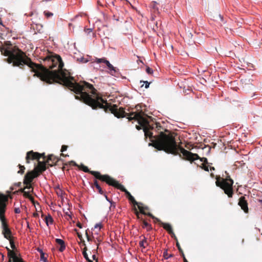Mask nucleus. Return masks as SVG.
Returning a JSON list of instances; mask_svg holds the SVG:
<instances>
[{
	"label": "nucleus",
	"instance_id": "obj_58",
	"mask_svg": "<svg viewBox=\"0 0 262 262\" xmlns=\"http://www.w3.org/2000/svg\"><path fill=\"white\" fill-rule=\"evenodd\" d=\"M86 250H87V248L86 247H85L83 249V251H85V252H86Z\"/></svg>",
	"mask_w": 262,
	"mask_h": 262
},
{
	"label": "nucleus",
	"instance_id": "obj_14",
	"mask_svg": "<svg viewBox=\"0 0 262 262\" xmlns=\"http://www.w3.org/2000/svg\"><path fill=\"white\" fill-rule=\"evenodd\" d=\"M238 204L245 213L248 212V203L245 196H242L239 199Z\"/></svg>",
	"mask_w": 262,
	"mask_h": 262
},
{
	"label": "nucleus",
	"instance_id": "obj_57",
	"mask_svg": "<svg viewBox=\"0 0 262 262\" xmlns=\"http://www.w3.org/2000/svg\"><path fill=\"white\" fill-rule=\"evenodd\" d=\"M183 261L184 262H188L185 257H184Z\"/></svg>",
	"mask_w": 262,
	"mask_h": 262
},
{
	"label": "nucleus",
	"instance_id": "obj_7",
	"mask_svg": "<svg viewBox=\"0 0 262 262\" xmlns=\"http://www.w3.org/2000/svg\"><path fill=\"white\" fill-rule=\"evenodd\" d=\"M80 168L85 172L91 173L92 175L94 176L96 179L102 182H105L106 184L111 177L108 174H101L99 171L90 170L87 166L84 165H81Z\"/></svg>",
	"mask_w": 262,
	"mask_h": 262
},
{
	"label": "nucleus",
	"instance_id": "obj_13",
	"mask_svg": "<svg viewBox=\"0 0 262 262\" xmlns=\"http://www.w3.org/2000/svg\"><path fill=\"white\" fill-rule=\"evenodd\" d=\"M47 165H48V164L46 161H39L38 160V165L36 167H35L34 170L37 172H38L39 175L47 169Z\"/></svg>",
	"mask_w": 262,
	"mask_h": 262
},
{
	"label": "nucleus",
	"instance_id": "obj_35",
	"mask_svg": "<svg viewBox=\"0 0 262 262\" xmlns=\"http://www.w3.org/2000/svg\"><path fill=\"white\" fill-rule=\"evenodd\" d=\"M23 195L25 198H28V199L31 196L29 192H27V191L24 192V193H23Z\"/></svg>",
	"mask_w": 262,
	"mask_h": 262
},
{
	"label": "nucleus",
	"instance_id": "obj_20",
	"mask_svg": "<svg viewBox=\"0 0 262 262\" xmlns=\"http://www.w3.org/2000/svg\"><path fill=\"white\" fill-rule=\"evenodd\" d=\"M139 245L141 247H142L143 248H145L146 246L148 245L147 238L145 236H143V238L142 239V241H141L139 242Z\"/></svg>",
	"mask_w": 262,
	"mask_h": 262
},
{
	"label": "nucleus",
	"instance_id": "obj_53",
	"mask_svg": "<svg viewBox=\"0 0 262 262\" xmlns=\"http://www.w3.org/2000/svg\"><path fill=\"white\" fill-rule=\"evenodd\" d=\"M15 185H16L18 187H19L21 185V183L20 182H18V183L15 184Z\"/></svg>",
	"mask_w": 262,
	"mask_h": 262
},
{
	"label": "nucleus",
	"instance_id": "obj_23",
	"mask_svg": "<svg viewBox=\"0 0 262 262\" xmlns=\"http://www.w3.org/2000/svg\"><path fill=\"white\" fill-rule=\"evenodd\" d=\"M32 27L34 29H36L39 32H40L42 30L43 26L41 24H34L32 25Z\"/></svg>",
	"mask_w": 262,
	"mask_h": 262
},
{
	"label": "nucleus",
	"instance_id": "obj_6",
	"mask_svg": "<svg viewBox=\"0 0 262 262\" xmlns=\"http://www.w3.org/2000/svg\"><path fill=\"white\" fill-rule=\"evenodd\" d=\"M107 184H108L110 186H113L120 190L121 191L125 192L127 199L133 204L134 206H138V208L139 206H142L141 205H143L142 203L137 202L135 200V198L131 195L130 192L125 189L124 186L120 184L117 181L115 180L112 177L110 178V179L108 180V182L107 183Z\"/></svg>",
	"mask_w": 262,
	"mask_h": 262
},
{
	"label": "nucleus",
	"instance_id": "obj_2",
	"mask_svg": "<svg viewBox=\"0 0 262 262\" xmlns=\"http://www.w3.org/2000/svg\"><path fill=\"white\" fill-rule=\"evenodd\" d=\"M144 136L145 138H149L151 143L149 146H152L159 150H163L167 154L173 155H179L181 157L182 154L188 159H192L193 155L192 152L185 149L180 145L177 144L174 137L167 129H164L160 123H156L149 127H144Z\"/></svg>",
	"mask_w": 262,
	"mask_h": 262
},
{
	"label": "nucleus",
	"instance_id": "obj_39",
	"mask_svg": "<svg viewBox=\"0 0 262 262\" xmlns=\"http://www.w3.org/2000/svg\"><path fill=\"white\" fill-rule=\"evenodd\" d=\"M14 212L15 213H19L20 212V210L19 208H15L14 209Z\"/></svg>",
	"mask_w": 262,
	"mask_h": 262
},
{
	"label": "nucleus",
	"instance_id": "obj_43",
	"mask_svg": "<svg viewBox=\"0 0 262 262\" xmlns=\"http://www.w3.org/2000/svg\"><path fill=\"white\" fill-rule=\"evenodd\" d=\"M32 188L31 184L26 185V186L25 187V189H30Z\"/></svg>",
	"mask_w": 262,
	"mask_h": 262
},
{
	"label": "nucleus",
	"instance_id": "obj_41",
	"mask_svg": "<svg viewBox=\"0 0 262 262\" xmlns=\"http://www.w3.org/2000/svg\"><path fill=\"white\" fill-rule=\"evenodd\" d=\"M105 197L106 200L111 203V205H112L113 204H114V203L113 201H110V199L107 198V196L106 195H105Z\"/></svg>",
	"mask_w": 262,
	"mask_h": 262
},
{
	"label": "nucleus",
	"instance_id": "obj_18",
	"mask_svg": "<svg viewBox=\"0 0 262 262\" xmlns=\"http://www.w3.org/2000/svg\"><path fill=\"white\" fill-rule=\"evenodd\" d=\"M106 64L110 71V73L112 75H115L116 73L117 72V69H116V68L114 67L108 61H106Z\"/></svg>",
	"mask_w": 262,
	"mask_h": 262
},
{
	"label": "nucleus",
	"instance_id": "obj_3",
	"mask_svg": "<svg viewBox=\"0 0 262 262\" xmlns=\"http://www.w3.org/2000/svg\"><path fill=\"white\" fill-rule=\"evenodd\" d=\"M95 98L94 101L91 102L90 105L93 109L102 108L105 113H111L117 118L126 117L129 121H137L140 125H136V128L138 130H140L142 127H149V124L148 120L144 117V113L142 111L139 112H132L129 113H126L123 107L118 108L116 104L113 105L107 102L106 100H104L99 94L95 95Z\"/></svg>",
	"mask_w": 262,
	"mask_h": 262
},
{
	"label": "nucleus",
	"instance_id": "obj_25",
	"mask_svg": "<svg viewBox=\"0 0 262 262\" xmlns=\"http://www.w3.org/2000/svg\"><path fill=\"white\" fill-rule=\"evenodd\" d=\"M18 166L19 168V170L17 171V173L21 174H23L26 169L25 167L24 166L21 165L20 164H19Z\"/></svg>",
	"mask_w": 262,
	"mask_h": 262
},
{
	"label": "nucleus",
	"instance_id": "obj_42",
	"mask_svg": "<svg viewBox=\"0 0 262 262\" xmlns=\"http://www.w3.org/2000/svg\"><path fill=\"white\" fill-rule=\"evenodd\" d=\"M169 234H170L171 236L174 238L175 237H176L175 234L174 233L173 231H172V232H170V233H169Z\"/></svg>",
	"mask_w": 262,
	"mask_h": 262
},
{
	"label": "nucleus",
	"instance_id": "obj_63",
	"mask_svg": "<svg viewBox=\"0 0 262 262\" xmlns=\"http://www.w3.org/2000/svg\"><path fill=\"white\" fill-rule=\"evenodd\" d=\"M174 239V240L176 241V243L177 242V241H178V238H177V236H176V237H175Z\"/></svg>",
	"mask_w": 262,
	"mask_h": 262
},
{
	"label": "nucleus",
	"instance_id": "obj_64",
	"mask_svg": "<svg viewBox=\"0 0 262 262\" xmlns=\"http://www.w3.org/2000/svg\"><path fill=\"white\" fill-rule=\"evenodd\" d=\"M211 176L212 177H214L213 174V173H211Z\"/></svg>",
	"mask_w": 262,
	"mask_h": 262
},
{
	"label": "nucleus",
	"instance_id": "obj_12",
	"mask_svg": "<svg viewBox=\"0 0 262 262\" xmlns=\"http://www.w3.org/2000/svg\"><path fill=\"white\" fill-rule=\"evenodd\" d=\"M139 209L140 210V212L143 214L148 215L150 216L152 219L154 220L155 222H158L161 225V222H162L159 219L157 218L155 216H154L151 213L148 212L146 213L145 211L149 209L148 207L147 206L143 207L139 206Z\"/></svg>",
	"mask_w": 262,
	"mask_h": 262
},
{
	"label": "nucleus",
	"instance_id": "obj_21",
	"mask_svg": "<svg viewBox=\"0 0 262 262\" xmlns=\"http://www.w3.org/2000/svg\"><path fill=\"white\" fill-rule=\"evenodd\" d=\"M143 228H146L147 231H150L152 229L151 225L149 224L146 221L142 220Z\"/></svg>",
	"mask_w": 262,
	"mask_h": 262
},
{
	"label": "nucleus",
	"instance_id": "obj_48",
	"mask_svg": "<svg viewBox=\"0 0 262 262\" xmlns=\"http://www.w3.org/2000/svg\"><path fill=\"white\" fill-rule=\"evenodd\" d=\"M40 155H41V158L42 157L44 160L46 158V157L44 153L40 154Z\"/></svg>",
	"mask_w": 262,
	"mask_h": 262
},
{
	"label": "nucleus",
	"instance_id": "obj_49",
	"mask_svg": "<svg viewBox=\"0 0 262 262\" xmlns=\"http://www.w3.org/2000/svg\"><path fill=\"white\" fill-rule=\"evenodd\" d=\"M86 235L88 241H89L90 240V236L88 235V232L86 231Z\"/></svg>",
	"mask_w": 262,
	"mask_h": 262
},
{
	"label": "nucleus",
	"instance_id": "obj_17",
	"mask_svg": "<svg viewBox=\"0 0 262 262\" xmlns=\"http://www.w3.org/2000/svg\"><path fill=\"white\" fill-rule=\"evenodd\" d=\"M55 241L57 244L60 246L59 250L60 252H62L63 250H64V249H66L64 242L62 239L59 238H56L55 239Z\"/></svg>",
	"mask_w": 262,
	"mask_h": 262
},
{
	"label": "nucleus",
	"instance_id": "obj_55",
	"mask_svg": "<svg viewBox=\"0 0 262 262\" xmlns=\"http://www.w3.org/2000/svg\"><path fill=\"white\" fill-rule=\"evenodd\" d=\"M25 188L24 189H20L19 191L24 193V192H25Z\"/></svg>",
	"mask_w": 262,
	"mask_h": 262
},
{
	"label": "nucleus",
	"instance_id": "obj_37",
	"mask_svg": "<svg viewBox=\"0 0 262 262\" xmlns=\"http://www.w3.org/2000/svg\"><path fill=\"white\" fill-rule=\"evenodd\" d=\"M134 210L135 211V214H136L137 217H138V219H140L139 212L137 211V209L136 207H135Z\"/></svg>",
	"mask_w": 262,
	"mask_h": 262
},
{
	"label": "nucleus",
	"instance_id": "obj_45",
	"mask_svg": "<svg viewBox=\"0 0 262 262\" xmlns=\"http://www.w3.org/2000/svg\"><path fill=\"white\" fill-rule=\"evenodd\" d=\"M77 226L78 227L80 228H82V224L80 223H79V222H78L77 224Z\"/></svg>",
	"mask_w": 262,
	"mask_h": 262
},
{
	"label": "nucleus",
	"instance_id": "obj_22",
	"mask_svg": "<svg viewBox=\"0 0 262 262\" xmlns=\"http://www.w3.org/2000/svg\"><path fill=\"white\" fill-rule=\"evenodd\" d=\"M45 222L46 224L48 226L49 223L51 224H53V219L50 214H48V215L45 217Z\"/></svg>",
	"mask_w": 262,
	"mask_h": 262
},
{
	"label": "nucleus",
	"instance_id": "obj_9",
	"mask_svg": "<svg viewBox=\"0 0 262 262\" xmlns=\"http://www.w3.org/2000/svg\"><path fill=\"white\" fill-rule=\"evenodd\" d=\"M39 173L37 172L34 170L28 171L25 176L24 179V183L25 185L31 184L33 180L37 177H38Z\"/></svg>",
	"mask_w": 262,
	"mask_h": 262
},
{
	"label": "nucleus",
	"instance_id": "obj_8",
	"mask_svg": "<svg viewBox=\"0 0 262 262\" xmlns=\"http://www.w3.org/2000/svg\"><path fill=\"white\" fill-rule=\"evenodd\" d=\"M193 155H196L198 157V158H196V156H192V159H188L186 157V156H184L183 155V154H182L181 156L182 157H182V156L184 157V159L187 160H188V161H190L191 162L194 161L195 160H197V159H200V160L203 162L201 164V166H200L201 168L203 169H204V170L205 171H209V164L210 163H209L208 162V160H207V159L206 158H200V157L198 156V154H193L192 153Z\"/></svg>",
	"mask_w": 262,
	"mask_h": 262
},
{
	"label": "nucleus",
	"instance_id": "obj_19",
	"mask_svg": "<svg viewBox=\"0 0 262 262\" xmlns=\"http://www.w3.org/2000/svg\"><path fill=\"white\" fill-rule=\"evenodd\" d=\"M161 225L163 227V228L166 230L168 233L172 232V228L170 224L169 223H164L163 222H161Z\"/></svg>",
	"mask_w": 262,
	"mask_h": 262
},
{
	"label": "nucleus",
	"instance_id": "obj_32",
	"mask_svg": "<svg viewBox=\"0 0 262 262\" xmlns=\"http://www.w3.org/2000/svg\"><path fill=\"white\" fill-rule=\"evenodd\" d=\"M8 240L9 241L11 248L13 249H14L15 248V246L14 244V242L13 240L12 239V237Z\"/></svg>",
	"mask_w": 262,
	"mask_h": 262
},
{
	"label": "nucleus",
	"instance_id": "obj_54",
	"mask_svg": "<svg viewBox=\"0 0 262 262\" xmlns=\"http://www.w3.org/2000/svg\"><path fill=\"white\" fill-rule=\"evenodd\" d=\"M178 250L181 253H182V252H183V251L181 248H179Z\"/></svg>",
	"mask_w": 262,
	"mask_h": 262
},
{
	"label": "nucleus",
	"instance_id": "obj_56",
	"mask_svg": "<svg viewBox=\"0 0 262 262\" xmlns=\"http://www.w3.org/2000/svg\"><path fill=\"white\" fill-rule=\"evenodd\" d=\"M60 156H63V157L68 156V155H64V154H63V153H61V154H60Z\"/></svg>",
	"mask_w": 262,
	"mask_h": 262
},
{
	"label": "nucleus",
	"instance_id": "obj_1",
	"mask_svg": "<svg viewBox=\"0 0 262 262\" xmlns=\"http://www.w3.org/2000/svg\"><path fill=\"white\" fill-rule=\"evenodd\" d=\"M2 54L8 56L6 61L9 63H12L14 67H18L23 69L24 65L28 66L31 71L34 72V76L38 77L41 81L48 84L56 82L67 87L76 95L75 99L79 100L89 106L94 101L95 95H98L97 90L89 83L81 81L77 82L70 73L62 68L64 63L61 57L58 55L47 56L45 60L51 63L49 66L51 69L57 67V70L50 71L47 68L40 64L33 62L27 57L24 52L15 46H13L10 41H6L1 48Z\"/></svg>",
	"mask_w": 262,
	"mask_h": 262
},
{
	"label": "nucleus",
	"instance_id": "obj_4",
	"mask_svg": "<svg viewBox=\"0 0 262 262\" xmlns=\"http://www.w3.org/2000/svg\"><path fill=\"white\" fill-rule=\"evenodd\" d=\"M12 198L9 194L5 195L0 192V220L2 224V234L7 239L12 238V232L5 217V213L9 198Z\"/></svg>",
	"mask_w": 262,
	"mask_h": 262
},
{
	"label": "nucleus",
	"instance_id": "obj_62",
	"mask_svg": "<svg viewBox=\"0 0 262 262\" xmlns=\"http://www.w3.org/2000/svg\"><path fill=\"white\" fill-rule=\"evenodd\" d=\"M10 189L11 191L13 190H14V188H13V187H11L10 188Z\"/></svg>",
	"mask_w": 262,
	"mask_h": 262
},
{
	"label": "nucleus",
	"instance_id": "obj_11",
	"mask_svg": "<svg viewBox=\"0 0 262 262\" xmlns=\"http://www.w3.org/2000/svg\"><path fill=\"white\" fill-rule=\"evenodd\" d=\"M40 158V154L31 150L27 153L26 157V163H29L30 162V160H37L38 161Z\"/></svg>",
	"mask_w": 262,
	"mask_h": 262
},
{
	"label": "nucleus",
	"instance_id": "obj_59",
	"mask_svg": "<svg viewBox=\"0 0 262 262\" xmlns=\"http://www.w3.org/2000/svg\"><path fill=\"white\" fill-rule=\"evenodd\" d=\"M181 254L182 256L183 257V258L184 259V257H185V255L184 254V252H182V253H181Z\"/></svg>",
	"mask_w": 262,
	"mask_h": 262
},
{
	"label": "nucleus",
	"instance_id": "obj_40",
	"mask_svg": "<svg viewBox=\"0 0 262 262\" xmlns=\"http://www.w3.org/2000/svg\"><path fill=\"white\" fill-rule=\"evenodd\" d=\"M28 199L31 201V202L33 204H35V201H34V198L31 195Z\"/></svg>",
	"mask_w": 262,
	"mask_h": 262
},
{
	"label": "nucleus",
	"instance_id": "obj_26",
	"mask_svg": "<svg viewBox=\"0 0 262 262\" xmlns=\"http://www.w3.org/2000/svg\"><path fill=\"white\" fill-rule=\"evenodd\" d=\"M43 14L47 18H49L53 16V13L48 11H45Z\"/></svg>",
	"mask_w": 262,
	"mask_h": 262
},
{
	"label": "nucleus",
	"instance_id": "obj_61",
	"mask_svg": "<svg viewBox=\"0 0 262 262\" xmlns=\"http://www.w3.org/2000/svg\"><path fill=\"white\" fill-rule=\"evenodd\" d=\"M70 163H73V164H74V165H76V163H75V162H74L73 161H71V162H70Z\"/></svg>",
	"mask_w": 262,
	"mask_h": 262
},
{
	"label": "nucleus",
	"instance_id": "obj_29",
	"mask_svg": "<svg viewBox=\"0 0 262 262\" xmlns=\"http://www.w3.org/2000/svg\"><path fill=\"white\" fill-rule=\"evenodd\" d=\"M82 254L84 256V257L85 258V259L88 261V262H93L92 260H91L89 257H88V254L86 253V252H85V251H83L82 252Z\"/></svg>",
	"mask_w": 262,
	"mask_h": 262
},
{
	"label": "nucleus",
	"instance_id": "obj_51",
	"mask_svg": "<svg viewBox=\"0 0 262 262\" xmlns=\"http://www.w3.org/2000/svg\"><path fill=\"white\" fill-rule=\"evenodd\" d=\"M92 258H93V259L94 260H96L97 261V259L96 258V255H93L92 256Z\"/></svg>",
	"mask_w": 262,
	"mask_h": 262
},
{
	"label": "nucleus",
	"instance_id": "obj_5",
	"mask_svg": "<svg viewBox=\"0 0 262 262\" xmlns=\"http://www.w3.org/2000/svg\"><path fill=\"white\" fill-rule=\"evenodd\" d=\"M216 185L224 190L225 193L228 197L232 198L233 194V181L230 178V176H227L226 178L216 176Z\"/></svg>",
	"mask_w": 262,
	"mask_h": 262
},
{
	"label": "nucleus",
	"instance_id": "obj_10",
	"mask_svg": "<svg viewBox=\"0 0 262 262\" xmlns=\"http://www.w3.org/2000/svg\"><path fill=\"white\" fill-rule=\"evenodd\" d=\"M8 256L9 257L8 262H25L23 258L18 256L13 251L7 248Z\"/></svg>",
	"mask_w": 262,
	"mask_h": 262
},
{
	"label": "nucleus",
	"instance_id": "obj_16",
	"mask_svg": "<svg viewBox=\"0 0 262 262\" xmlns=\"http://www.w3.org/2000/svg\"><path fill=\"white\" fill-rule=\"evenodd\" d=\"M92 187L94 188V187H95L96 189H97L98 192L101 194H104V192L103 190L102 189L100 185L99 184L98 181L96 179L94 180V183L92 185Z\"/></svg>",
	"mask_w": 262,
	"mask_h": 262
},
{
	"label": "nucleus",
	"instance_id": "obj_52",
	"mask_svg": "<svg viewBox=\"0 0 262 262\" xmlns=\"http://www.w3.org/2000/svg\"><path fill=\"white\" fill-rule=\"evenodd\" d=\"M209 167L210 168V170H215L214 167H211L210 165H209Z\"/></svg>",
	"mask_w": 262,
	"mask_h": 262
},
{
	"label": "nucleus",
	"instance_id": "obj_36",
	"mask_svg": "<svg viewBox=\"0 0 262 262\" xmlns=\"http://www.w3.org/2000/svg\"><path fill=\"white\" fill-rule=\"evenodd\" d=\"M68 148V146L63 145L61 147V151L62 152L66 151Z\"/></svg>",
	"mask_w": 262,
	"mask_h": 262
},
{
	"label": "nucleus",
	"instance_id": "obj_24",
	"mask_svg": "<svg viewBox=\"0 0 262 262\" xmlns=\"http://www.w3.org/2000/svg\"><path fill=\"white\" fill-rule=\"evenodd\" d=\"M38 251L40 253V260L42 262H44V261H47V258L45 257V254L42 251V250L38 249Z\"/></svg>",
	"mask_w": 262,
	"mask_h": 262
},
{
	"label": "nucleus",
	"instance_id": "obj_34",
	"mask_svg": "<svg viewBox=\"0 0 262 262\" xmlns=\"http://www.w3.org/2000/svg\"><path fill=\"white\" fill-rule=\"evenodd\" d=\"M146 72L149 74H151L153 73V70L149 67H147L146 69Z\"/></svg>",
	"mask_w": 262,
	"mask_h": 262
},
{
	"label": "nucleus",
	"instance_id": "obj_50",
	"mask_svg": "<svg viewBox=\"0 0 262 262\" xmlns=\"http://www.w3.org/2000/svg\"><path fill=\"white\" fill-rule=\"evenodd\" d=\"M219 17L220 18L221 20H222V21L223 20V17L221 15L219 14Z\"/></svg>",
	"mask_w": 262,
	"mask_h": 262
},
{
	"label": "nucleus",
	"instance_id": "obj_38",
	"mask_svg": "<svg viewBox=\"0 0 262 262\" xmlns=\"http://www.w3.org/2000/svg\"><path fill=\"white\" fill-rule=\"evenodd\" d=\"M102 226L101 224H100V223L97 224L95 226V228H99V229H101L102 228Z\"/></svg>",
	"mask_w": 262,
	"mask_h": 262
},
{
	"label": "nucleus",
	"instance_id": "obj_15",
	"mask_svg": "<svg viewBox=\"0 0 262 262\" xmlns=\"http://www.w3.org/2000/svg\"><path fill=\"white\" fill-rule=\"evenodd\" d=\"M59 160V159L57 157L52 155H50L48 156L47 159L46 161L48 164V165L53 166L54 165H55Z\"/></svg>",
	"mask_w": 262,
	"mask_h": 262
},
{
	"label": "nucleus",
	"instance_id": "obj_46",
	"mask_svg": "<svg viewBox=\"0 0 262 262\" xmlns=\"http://www.w3.org/2000/svg\"><path fill=\"white\" fill-rule=\"evenodd\" d=\"M33 216H34V217H38L39 214H38V213H37V212H35V213H33Z\"/></svg>",
	"mask_w": 262,
	"mask_h": 262
},
{
	"label": "nucleus",
	"instance_id": "obj_44",
	"mask_svg": "<svg viewBox=\"0 0 262 262\" xmlns=\"http://www.w3.org/2000/svg\"><path fill=\"white\" fill-rule=\"evenodd\" d=\"M62 193V191L61 190L59 189L58 191H57V194L58 195H61Z\"/></svg>",
	"mask_w": 262,
	"mask_h": 262
},
{
	"label": "nucleus",
	"instance_id": "obj_60",
	"mask_svg": "<svg viewBox=\"0 0 262 262\" xmlns=\"http://www.w3.org/2000/svg\"><path fill=\"white\" fill-rule=\"evenodd\" d=\"M0 25L3 26V23H2V20L1 18H0Z\"/></svg>",
	"mask_w": 262,
	"mask_h": 262
},
{
	"label": "nucleus",
	"instance_id": "obj_28",
	"mask_svg": "<svg viewBox=\"0 0 262 262\" xmlns=\"http://www.w3.org/2000/svg\"><path fill=\"white\" fill-rule=\"evenodd\" d=\"M157 3L156 2H152L151 4V7L155 10V11H158V8L157 7Z\"/></svg>",
	"mask_w": 262,
	"mask_h": 262
},
{
	"label": "nucleus",
	"instance_id": "obj_31",
	"mask_svg": "<svg viewBox=\"0 0 262 262\" xmlns=\"http://www.w3.org/2000/svg\"><path fill=\"white\" fill-rule=\"evenodd\" d=\"M106 61H108L105 58H99L97 59V63H104L106 64Z\"/></svg>",
	"mask_w": 262,
	"mask_h": 262
},
{
	"label": "nucleus",
	"instance_id": "obj_47",
	"mask_svg": "<svg viewBox=\"0 0 262 262\" xmlns=\"http://www.w3.org/2000/svg\"><path fill=\"white\" fill-rule=\"evenodd\" d=\"M176 246L178 249H179V248H181L178 241H177V242L176 243Z\"/></svg>",
	"mask_w": 262,
	"mask_h": 262
},
{
	"label": "nucleus",
	"instance_id": "obj_33",
	"mask_svg": "<svg viewBox=\"0 0 262 262\" xmlns=\"http://www.w3.org/2000/svg\"><path fill=\"white\" fill-rule=\"evenodd\" d=\"M140 83H145V88L146 89H147L149 88L150 82H148L147 81H140Z\"/></svg>",
	"mask_w": 262,
	"mask_h": 262
},
{
	"label": "nucleus",
	"instance_id": "obj_30",
	"mask_svg": "<svg viewBox=\"0 0 262 262\" xmlns=\"http://www.w3.org/2000/svg\"><path fill=\"white\" fill-rule=\"evenodd\" d=\"M78 238L80 239L81 242L83 243V245L85 246V242L82 238V234L79 232H77Z\"/></svg>",
	"mask_w": 262,
	"mask_h": 262
},
{
	"label": "nucleus",
	"instance_id": "obj_27",
	"mask_svg": "<svg viewBox=\"0 0 262 262\" xmlns=\"http://www.w3.org/2000/svg\"><path fill=\"white\" fill-rule=\"evenodd\" d=\"M163 256H164V257L165 259H168V258H169V257H172V256H173V255H172V254H169L168 253L167 250H166L163 252Z\"/></svg>",
	"mask_w": 262,
	"mask_h": 262
}]
</instances>
